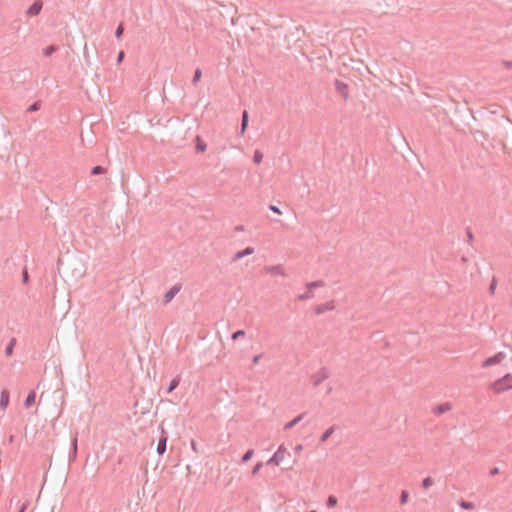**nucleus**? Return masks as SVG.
I'll list each match as a JSON object with an SVG mask.
<instances>
[{
    "instance_id": "nucleus-5",
    "label": "nucleus",
    "mask_w": 512,
    "mask_h": 512,
    "mask_svg": "<svg viewBox=\"0 0 512 512\" xmlns=\"http://www.w3.org/2000/svg\"><path fill=\"white\" fill-rule=\"evenodd\" d=\"M505 357H506V354L504 352H498L495 355L485 359L482 363V367L487 368V367L499 364L505 359Z\"/></svg>"
},
{
    "instance_id": "nucleus-26",
    "label": "nucleus",
    "mask_w": 512,
    "mask_h": 512,
    "mask_svg": "<svg viewBox=\"0 0 512 512\" xmlns=\"http://www.w3.org/2000/svg\"><path fill=\"white\" fill-rule=\"evenodd\" d=\"M105 172H106V169L103 166H100V165L94 166L91 169V174L92 175H101V174H104Z\"/></svg>"
},
{
    "instance_id": "nucleus-36",
    "label": "nucleus",
    "mask_w": 512,
    "mask_h": 512,
    "mask_svg": "<svg viewBox=\"0 0 512 512\" xmlns=\"http://www.w3.org/2000/svg\"><path fill=\"white\" fill-rule=\"evenodd\" d=\"M245 331L244 330H237L235 331L233 334H232V339L233 340H237L241 337H244L245 336Z\"/></svg>"
},
{
    "instance_id": "nucleus-45",
    "label": "nucleus",
    "mask_w": 512,
    "mask_h": 512,
    "mask_svg": "<svg viewBox=\"0 0 512 512\" xmlns=\"http://www.w3.org/2000/svg\"><path fill=\"white\" fill-rule=\"evenodd\" d=\"M234 231L235 232H242V231H244V226L243 225H237V226H235Z\"/></svg>"
},
{
    "instance_id": "nucleus-34",
    "label": "nucleus",
    "mask_w": 512,
    "mask_h": 512,
    "mask_svg": "<svg viewBox=\"0 0 512 512\" xmlns=\"http://www.w3.org/2000/svg\"><path fill=\"white\" fill-rule=\"evenodd\" d=\"M124 29H125V28H124V24H123V23H120V24L118 25V27L116 28V31H115V37H116L117 39H120V38L122 37V35H123V33H124Z\"/></svg>"
},
{
    "instance_id": "nucleus-38",
    "label": "nucleus",
    "mask_w": 512,
    "mask_h": 512,
    "mask_svg": "<svg viewBox=\"0 0 512 512\" xmlns=\"http://www.w3.org/2000/svg\"><path fill=\"white\" fill-rule=\"evenodd\" d=\"M22 281L24 284H27L29 281V275H28V271L26 268H24L22 271Z\"/></svg>"
},
{
    "instance_id": "nucleus-33",
    "label": "nucleus",
    "mask_w": 512,
    "mask_h": 512,
    "mask_svg": "<svg viewBox=\"0 0 512 512\" xmlns=\"http://www.w3.org/2000/svg\"><path fill=\"white\" fill-rule=\"evenodd\" d=\"M409 492L407 490H402L400 495V504L404 505L408 502Z\"/></svg>"
},
{
    "instance_id": "nucleus-19",
    "label": "nucleus",
    "mask_w": 512,
    "mask_h": 512,
    "mask_svg": "<svg viewBox=\"0 0 512 512\" xmlns=\"http://www.w3.org/2000/svg\"><path fill=\"white\" fill-rule=\"evenodd\" d=\"M36 399V392L34 390L30 391L24 401L25 408H30L34 405Z\"/></svg>"
},
{
    "instance_id": "nucleus-27",
    "label": "nucleus",
    "mask_w": 512,
    "mask_h": 512,
    "mask_svg": "<svg viewBox=\"0 0 512 512\" xmlns=\"http://www.w3.org/2000/svg\"><path fill=\"white\" fill-rule=\"evenodd\" d=\"M433 484H434L433 479H432L430 476H428V477H426V478H424V479L422 480L421 486H422L424 489H428V488H430Z\"/></svg>"
},
{
    "instance_id": "nucleus-40",
    "label": "nucleus",
    "mask_w": 512,
    "mask_h": 512,
    "mask_svg": "<svg viewBox=\"0 0 512 512\" xmlns=\"http://www.w3.org/2000/svg\"><path fill=\"white\" fill-rule=\"evenodd\" d=\"M124 57H125V53H124V51H120V52L118 53V56H117V63H118V64H119V63H121V62L123 61Z\"/></svg>"
},
{
    "instance_id": "nucleus-1",
    "label": "nucleus",
    "mask_w": 512,
    "mask_h": 512,
    "mask_svg": "<svg viewBox=\"0 0 512 512\" xmlns=\"http://www.w3.org/2000/svg\"><path fill=\"white\" fill-rule=\"evenodd\" d=\"M490 388L495 393H502L512 389V374L507 373L503 377L497 379L496 381L491 383Z\"/></svg>"
},
{
    "instance_id": "nucleus-31",
    "label": "nucleus",
    "mask_w": 512,
    "mask_h": 512,
    "mask_svg": "<svg viewBox=\"0 0 512 512\" xmlns=\"http://www.w3.org/2000/svg\"><path fill=\"white\" fill-rule=\"evenodd\" d=\"M262 160H263V154H262V152H261V151H259V150H256V151L254 152V155H253V162H254L255 164H260V163L262 162Z\"/></svg>"
},
{
    "instance_id": "nucleus-18",
    "label": "nucleus",
    "mask_w": 512,
    "mask_h": 512,
    "mask_svg": "<svg viewBox=\"0 0 512 512\" xmlns=\"http://www.w3.org/2000/svg\"><path fill=\"white\" fill-rule=\"evenodd\" d=\"M336 429H338V426L332 425L326 431H324L320 437V442L321 443L326 442L331 437V435L336 431Z\"/></svg>"
},
{
    "instance_id": "nucleus-3",
    "label": "nucleus",
    "mask_w": 512,
    "mask_h": 512,
    "mask_svg": "<svg viewBox=\"0 0 512 512\" xmlns=\"http://www.w3.org/2000/svg\"><path fill=\"white\" fill-rule=\"evenodd\" d=\"M329 378L327 368L322 367L318 372L311 376V381L314 387H318L324 380Z\"/></svg>"
},
{
    "instance_id": "nucleus-2",
    "label": "nucleus",
    "mask_w": 512,
    "mask_h": 512,
    "mask_svg": "<svg viewBox=\"0 0 512 512\" xmlns=\"http://www.w3.org/2000/svg\"><path fill=\"white\" fill-rule=\"evenodd\" d=\"M334 87H335V90L336 92L346 101L349 99V86L347 83L339 80V79H335L334 81Z\"/></svg>"
},
{
    "instance_id": "nucleus-4",
    "label": "nucleus",
    "mask_w": 512,
    "mask_h": 512,
    "mask_svg": "<svg viewBox=\"0 0 512 512\" xmlns=\"http://www.w3.org/2000/svg\"><path fill=\"white\" fill-rule=\"evenodd\" d=\"M285 453V447L283 445H280L278 450L270 457L266 464L278 466L283 461Z\"/></svg>"
},
{
    "instance_id": "nucleus-12",
    "label": "nucleus",
    "mask_w": 512,
    "mask_h": 512,
    "mask_svg": "<svg viewBox=\"0 0 512 512\" xmlns=\"http://www.w3.org/2000/svg\"><path fill=\"white\" fill-rule=\"evenodd\" d=\"M10 401V392L8 389H3L0 394V409H6Z\"/></svg>"
},
{
    "instance_id": "nucleus-11",
    "label": "nucleus",
    "mask_w": 512,
    "mask_h": 512,
    "mask_svg": "<svg viewBox=\"0 0 512 512\" xmlns=\"http://www.w3.org/2000/svg\"><path fill=\"white\" fill-rule=\"evenodd\" d=\"M253 253H254V248H253V247H251V246H248V247H246L245 249H243V250H241V251L236 252V253L233 255V257H232V261H233V262H236V261H238V260H240V259H242V258H244V257H246V256H248V255H251V254H253Z\"/></svg>"
},
{
    "instance_id": "nucleus-30",
    "label": "nucleus",
    "mask_w": 512,
    "mask_h": 512,
    "mask_svg": "<svg viewBox=\"0 0 512 512\" xmlns=\"http://www.w3.org/2000/svg\"><path fill=\"white\" fill-rule=\"evenodd\" d=\"M326 505L328 508H333L337 505V498L334 495H329L327 498Z\"/></svg>"
},
{
    "instance_id": "nucleus-48",
    "label": "nucleus",
    "mask_w": 512,
    "mask_h": 512,
    "mask_svg": "<svg viewBox=\"0 0 512 512\" xmlns=\"http://www.w3.org/2000/svg\"><path fill=\"white\" fill-rule=\"evenodd\" d=\"M331 392H332V387H328L327 391H326V394H330Z\"/></svg>"
},
{
    "instance_id": "nucleus-15",
    "label": "nucleus",
    "mask_w": 512,
    "mask_h": 512,
    "mask_svg": "<svg viewBox=\"0 0 512 512\" xmlns=\"http://www.w3.org/2000/svg\"><path fill=\"white\" fill-rule=\"evenodd\" d=\"M195 149L198 153H204L207 149V144L199 135L195 137Z\"/></svg>"
},
{
    "instance_id": "nucleus-41",
    "label": "nucleus",
    "mask_w": 512,
    "mask_h": 512,
    "mask_svg": "<svg viewBox=\"0 0 512 512\" xmlns=\"http://www.w3.org/2000/svg\"><path fill=\"white\" fill-rule=\"evenodd\" d=\"M263 354H258V355H255L253 358H252V363L253 364H257L260 359L262 358Z\"/></svg>"
},
{
    "instance_id": "nucleus-13",
    "label": "nucleus",
    "mask_w": 512,
    "mask_h": 512,
    "mask_svg": "<svg viewBox=\"0 0 512 512\" xmlns=\"http://www.w3.org/2000/svg\"><path fill=\"white\" fill-rule=\"evenodd\" d=\"M264 270L271 275H285L282 265L265 266Z\"/></svg>"
},
{
    "instance_id": "nucleus-28",
    "label": "nucleus",
    "mask_w": 512,
    "mask_h": 512,
    "mask_svg": "<svg viewBox=\"0 0 512 512\" xmlns=\"http://www.w3.org/2000/svg\"><path fill=\"white\" fill-rule=\"evenodd\" d=\"M40 108H41V101H40V100H38V101H35L34 103H32V104L27 108V112H36V111H38Z\"/></svg>"
},
{
    "instance_id": "nucleus-20",
    "label": "nucleus",
    "mask_w": 512,
    "mask_h": 512,
    "mask_svg": "<svg viewBox=\"0 0 512 512\" xmlns=\"http://www.w3.org/2000/svg\"><path fill=\"white\" fill-rule=\"evenodd\" d=\"M17 343V340L16 338H12L9 343L7 344L6 348H5V355L7 357H11L13 355V351H14V348H15V345Z\"/></svg>"
},
{
    "instance_id": "nucleus-29",
    "label": "nucleus",
    "mask_w": 512,
    "mask_h": 512,
    "mask_svg": "<svg viewBox=\"0 0 512 512\" xmlns=\"http://www.w3.org/2000/svg\"><path fill=\"white\" fill-rule=\"evenodd\" d=\"M253 454H254V450H253V449H248V450L243 454L241 461H242L243 463L248 462V461L253 457Z\"/></svg>"
},
{
    "instance_id": "nucleus-8",
    "label": "nucleus",
    "mask_w": 512,
    "mask_h": 512,
    "mask_svg": "<svg viewBox=\"0 0 512 512\" xmlns=\"http://www.w3.org/2000/svg\"><path fill=\"white\" fill-rule=\"evenodd\" d=\"M168 436L167 433L162 429L161 436L159 438L156 451L159 455H163L166 451V444H167Z\"/></svg>"
},
{
    "instance_id": "nucleus-39",
    "label": "nucleus",
    "mask_w": 512,
    "mask_h": 512,
    "mask_svg": "<svg viewBox=\"0 0 512 512\" xmlns=\"http://www.w3.org/2000/svg\"><path fill=\"white\" fill-rule=\"evenodd\" d=\"M269 209L272 212L276 213V214H281L282 213L281 210L277 206H275L273 204L269 205Z\"/></svg>"
},
{
    "instance_id": "nucleus-25",
    "label": "nucleus",
    "mask_w": 512,
    "mask_h": 512,
    "mask_svg": "<svg viewBox=\"0 0 512 512\" xmlns=\"http://www.w3.org/2000/svg\"><path fill=\"white\" fill-rule=\"evenodd\" d=\"M202 77V70L200 68H197L194 72L193 78H192V84L196 86Z\"/></svg>"
},
{
    "instance_id": "nucleus-37",
    "label": "nucleus",
    "mask_w": 512,
    "mask_h": 512,
    "mask_svg": "<svg viewBox=\"0 0 512 512\" xmlns=\"http://www.w3.org/2000/svg\"><path fill=\"white\" fill-rule=\"evenodd\" d=\"M263 467V463L262 462H257L256 465L253 467L251 473L252 475H256L260 469Z\"/></svg>"
},
{
    "instance_id": "nucleus-16",
    "label": "nucleus",
    "mask_w": 512,
    "mask_h": 512,
    "mask_svg": "<svg viewBox=\"0 0 512 512\" xmlns=\"http://www.w3.org/2000/svg\"><path fill=\"white\" fill-rule=\"evenodd\" d=\"M306 413H301L299 414L298 416H296L295 418H293L291 421L287 422L285 425H284V429L285 430H289V429H292L294 426H296L304 417H305Z\"/></svg>"
},
{
    "instance_id": "nucleus-21",
    "label": "nucleus",
    "mask_w": 512,
    "mask_h": 512,
    "mask_svg": "<svg viewBox=\"0 0 512 512\" xmlns=\"http://www.w3.org/2000/svg\"><path fill=\"white\" fill-rule=\"evenodd\" d=\"M179 384H180V376H176V377H174V378L170 381V383H169V385H168V388H167V391H166V392H167L168 394H169V393H171L172 391H174V390L179 386Z\"/></svg>"
},
{
    "instance_id": "nucleus-10",
    "label": "nucleus",
    "mask_w": 512,
    "mask_h": 512,
    "mask_svg": "<svg viewBox=\"0 0 512 512\" xmlns=\"http://www.w3.org/2000/svg\"><path fill=\"white\" fill-rule=\"evenodd\" d=\"M78 438L77 433L72 437L71 439V449L69 452V461L74 462L77 458V451H78Z\"/></svg>"
},
{
    "instance_id": "nucleus-43",
    "label": "nucleus",
    "mask_w": 512,
    "mask_h": 512,
    "mask_svg": "<svg viewBox=\"0 0 512 512\" xmlns=\"http://www.w3.org/2000/svg\"><path fill=\"white\" fill-rule=\"evenodd\" d=\"M498 473H499V468H497V467H494V468L490 469V471H489L490 476H496Z\"/></svg>"
},
{
    "instance_id": "nucleus-14",
    "label": "nucleus",
    "mask_w": 512,
    "mask_h": 512,
    "mask_svg": "<svg viewBox=\"0 0 512 512\" xmlns=\"http://www.w3.org/2000/svg\"><path fill=\"white\" fill-rule=\"evenodd\" d=\"M451 404L448 403V402H445V403H442L438 406H436L434 409H433V413L437 416H440L448 411L451 410Z\"/></svg>"
},
{
    "instance_id": "nucleus-6",
    "label": "nucleus",
    "mask_w": 512,
    "mask_h": 512,
    "mask_svg": "<svg viewBox=\"0 0 512 512\" xmlns=\"http://www.w3.org/2000/svg\"><path fill=\"white\" fill-rule=\"evenodd\" d=\"M181 290V285L176 284L172 286L163 296V304L167 305Z\"/></svg>"
},
{
    "instance_id": "nucleus-17",
    "label": "nucleus",
    "mask_w": 512,
    "mask_h": 512,
    "mask_svg": "<svg viewBox=\"0 0 512 512\" xmlns=\"http://www.w3.org/2000/svg\"><path fill=\"white\" fill-rule=\"evenodd\" d=\"M248 123H249V114H248L247 110H244L242 112V117H241V126H240V134L241 135L244 134L245 130L247 129Z\"/></svg>"
},
{
    "instance_id": "nucleus-32",
    "label": "nucleus",
    "mask_w": 512,
    "mask_h": 512,
    "mask_svg": "<svg viewBox=\"0 0 512 512\" xmlns=\"http://www.w3.org/2000/svg\"><path fill=\"white\" fill-rule=\"evenodd\" d=\"M313 296H314L313 293L310 290H308V292L298 295V300L306 301V300L312 299Z\"/></svg>"
},
{
    "instance_id": "nucleus-49",
    "label": "nucleus",
    "mask_w": 512,
    "mask_h": 512,
    "mask_svg": "<svg viewBox=\"0 0 512 512\" xmlns=\"http://www.w3.org/2000/svg\"><path fill=\"white\" fill-rule=\"evenodd\" d=\"M309 512H317V511H316V510H311V511H309Z\"/></svg>"
},
{
    "instance_id": "nucleus-9",
    "label": "nucleus",
    "mask_w": 512,
    "mask_h": 512,
    "mask_svg": "<svg viewBox=\"0 0 512 512\" xmlns=\"http://www.w3.org/2000/svg\"><path fill=\"white\" fill-rule=\"evenodd\" d=\"M334 308H335L334 302L330 301V302H326L324 304L315 306L314 312L317 315H321L327 311H332Z\"/></svg>"
},
{
    "instance_id": "nucleus-47",
    "label": "nucleus",
    "mask_w": 512,
    "mask_h": 512,
    "mask_svg": "<svg viewBox=\"0 0 512 512\" xmlns=\"http://www.w3.org/2000/svg\"><path fill=\"white\" fill-rule=\"evenodd\" d=\"M26 509H27V504L24 503V504H22V506H21V508L19 509L18 512H25Z\"/></svg>"
},
{
    "instance_id": "nucleus-44",
    "label": "nucleus",
    "mask_w": 512,
    "mask_h": 512,
    "mask_svg": "<svg viewBox=\"0 0 512 512\" xmlns=\"http://www.w3.org/2000/svg\"><path fill=\"white\" fill-rule=\"evenodd\" d=\"M502 63L506 69H512V61H503Z\"/></svg>"
},
{
    "instance_id": "nucleus-42",
    "label": "nucleus",
    "mask_w": 512,
    "mask_h": 512,
    "mask_svg": "<svg viewBox=\"0 0 512 512\" xmlns=\"http://www.w3.org/2000/svg\"><path fill=\"white\" fill-rule=\"evenodd\" d=\"M466 233H467L468 241L472 242L474 239V235H473L472 231L470 229H467Z\"/></svg>"
},
{
    "instance_id": "nucleus-35",
    "label": "nucleus",
    "mask_w": 512,
    "mask_h": 512,
    "mask_svg": "<svg viewBox=\"0 0 512 512\" xmlns=\"http://www.w3.org/2000/svg\"><path fill=\"white\" fill-rule=\"evenodd\" d=\"M496 287H497V279L495 277H493L490 282L489 288H488V291L491 295H493L495 293Z\"/></svg>"
},
{
    "instance_id": "nucleus-7",
    "label": "nucleus",
    "mask_w": 512,
    "mask_h": 512,
    "mask_svg": "<svg viewBox=\"0 0 512 512\" xmlns=\"http://www.w3.org/2000/svg\"><path fill=\"white\" fill-rule=\"evenodd\" d=\"M43 7V2L41 0H35L27 9L26 15L29 17L37 16Z\"/></svg>"
},
{
    "instance_id": "nucleus-23",
    "label": "nucleus",
    "mask_w": 512,
    "mask_h": 512,
    "mask_svg": "<svg viewBox=\"0 0 512 512\" xmlns=\"http://www.w3.org/2000/svg\"><path fill=\"white\" fill-rule=\"evenodd\" d=\"M458 505L465 510H473L475 508V505L472 502L466 501L464 499H461L458 502Z\"/></svg>"
},
{
    "instance_id": "nucleus-22",
    "label": "nucleus",
    "mask_w": 512,
    "mask_h": 512,
    "mask_svg": "<svg viewBox=\"0 0 512 512\" xmlns=\"http://www.w3.org/2000/svg\"><path fill=\"white\" fill-rule=\"evenodd\" d=\"M324 285H325V283L321 280L306 283V287L310 291L315 288L323 287Z\"/></svg>"
},
{
    "instance_id": "nucleus-46",
    "label": "nucleus",
    "mask_w": 512,
    "mask_h": 512,
    "mask_svg": "<svg viewBox=\"0 0 512 512\" xmlns=\"http://www.w3.org/2000/svg\"><path fill=\"white\" fill-rule=\"evenodd\" d=\"M294 450H295L296 453L301 452L303 450V445L302 444L296 445Z\"/></svg>"
},
{
    "instance_id": "nucleus-24",
    "label": "nucleus",
    "mask_w": 512,
    "mask_h": 512,
    "mask_svg": "<svg viewBox=\"0 0 512 512\" xmlns=\"http://www.w3.org/2000/svg\"><path fill=\"white\" fill-rule=\"evenodd\" d=\"M56 51H58V46L56 45H49L47 46L46 48H44L43 50V54L46 56V57H50L53 53H55Z\"/></svg>"
}]
</instances>
